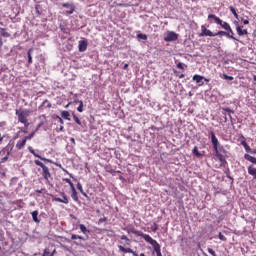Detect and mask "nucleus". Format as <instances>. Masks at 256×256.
<instances>
[{
  "label": "nucleus",
  "instance_id": "nucleus-1",
  "mask_svg": "<svg viewBox=\"0 0 256 256\" xmlns=\"http://www.w3.org/2000/svg\"><path fill=\"white\" fill-rule=\"evenodd\" d=\"M211 135V143L213 145V149L216 153V157H218L219 161L221 162V165H225L227 161L225 160V157H227V150L219 143V139H217V136H215L214 132H210Z\"/></svg>",
  "mask_w": 256,
  "mask_h": 256
},
{
  "label": "nucleus",
  "instance_id": "nucleus-2",
  "mask_svg": "<svg viewBox=\"0 0 256 256\" xmlns=\"http://www.w3.org/2000/svg\"><path fill=\"white\" fill-rule=\"evenodd\" d=\"M34 163L35 165H38V167H41L42 176L44 177L45 181H47V183H51V181H53V177H51V172H49V167H47L45 164H43V162L39 160H35Z\"/></svg>",
  "mask_w": 256,
  "mask_h": 256
},
{
  "label": "nucleus",
  "instance_id": "nucleus-3",
  "mask_svg": "<svg viewBox=\"0 0 256 256\" xmlns=\"http://www.w3.org/2000/svg\"><path fill=\"white\" fill-rule=\"evenodd\" d=\"M132 233L134 235H137L138 237H142V239H144V241H146V243H149L154 248L159 245V243H157L155 240H153V238H151V236H149L148 234H144L137 230L132 231Z\"/></svg>",
  "mask_w": 256,
  "mask_h": 256
},
{
  "label": "nucleus",
  "instance_id": "nucleus-4",
  "mask_svg": "<svg viewBox=\"0 0 256 256\" xmlns=\"http://www.w3.org/2000/svg\"><path fill=\"white\" fill-rule=\"evenodd\" d=\"M16 115L18 117V121L20 123H24L25 121H27V117H29V110L25 109L22 111H19L16 109Z\"/></svg>",
  "mask_w": 256,
  "mask_h": 256
},
{
  "label": "nucleus",
  "instance_id": "nucleus-5",
  "mask_svg": "<svg viewBox=\"0 0 256 256\" xmlns=\"http://www.w3.org/2000/svg\"><path fill=\"white\" fill-rule=\"evenodd\" d=\"M179 39V35L173 31H168L166 36L164 37V41L171 42L177 41Z\"/></svg>",
  "mask_w": 256,
  "mask_h": 256
},
{
  "label": "nucleus",
  "instance_id": "nucleus-6",
  "mask_svg": "<svg viewBox=\"0 0 256 256\" xmlns=\"http://www.w3.org/2000/svg\"><path fill=\"white\" fill-rule=\"evenodd\" d=\"M202 32L199 34V37H215V33L211 30L206 29L204 25L201 26Z\"/></svg>",
  "mask_w": 256,
  "mask_h": 256
},
{
  "label": "nucleus",
  "instance_id": "nucleus-7",
  "mask_svg": "<svg viewBox=\"0 0 256 256\" xmlns=\"http://www.w3.org/2000/svg\"><path fill=\"white\" fill-rule=\"evenodd\" d=\"M89 45V42L87 40H80L78 42V49L80 51V53H85V51H87V47Z\"/></svg>",
  "mask_w": 256,
  "mask_h": 256
},
{
  "label": "nucleus",
  "instance_id": "nucleus-8",
  "mask_svg": "<svg viewBox=\"0 0 256 256\" xmlns=\"http://www.w3.org/2000/svg\"><path fill=\"white\" fill-rule=\"evenodd\" d=\"M28 150L32 153V155H34V157H37L38 159H41V161H46L47 163H53V160L42 157L41 155L35 153V150L33 149V147L29 146Z\"/></svg>",
  "mask_w": 256,
  "mask_h": 256
},
{
  "label": "nucleus",
  "instance_id": "nucleus-9",
  "mask_svg": "<svg viewBox=\"0 0 256 256\" xmlns=\"http://www.w3.org/2000/svg\"><path fill=\"white\" fill-rule=\"evenodd\" d=\"M62 7H64L65 9H70L66 11L68 15H73V13L75 12V5L73 3H65L62 5Z\"/></svg>",
  "mask_w": 256,
  "mask_h": 256
},
{
  "label": "nucleus",
  "instance_id": "nucleus-10",
  "mask_svg": "<svg viewBox=\"0 0 256 256\" xmlns=\"http://www.w3.org/2000/svg\"><path fill=\"white\" fill-rule=\"evenodd\" d=\"M53 201H56L57 203H64L65 205L69 204V198L65 193H62V198H53Z\"/></svg>",
  "mask_w": 256,
  "mask_h": 256
},
{
  "label": "nucleus",
  "instance_id": "nucleus-11",
  "mask_svg": "<svg viewBox=\"0 0 256 256\" xmlns=\"http://www.w3.org/2000/svg\"><path fill=\"white\" fill-rule=\"evenodd\" d=\"M215 37L217 35L228 37V39H233L234 41H237V38H235L233 35H231V32H225V31H218L217 33H214Z\"/></svg>",
  "mask_w": 256,
  "mask_h": 256
},
{
  "label": "nucleus",
  "instance_id": "nucleus-12",
  "mask_svg": "<svg viewBox=\"0 0 256 256\" xmlns=\"http://www.w3.org/2000/svg\"><path fill=\"white\" fill-rule=\"evenodd\" d=\"M193 81H195L196 83L199 84V87H203V85H205V83L203 82V79H205V77L201 76V75H194L193 76Z\"/></svg>",
  "mask_w": 256,
  "mask_h": 256
},
{
  "label": "nucleus",
  "instance_id": "nucleus-13",
  "mask_svg": "<svg viewBox=\"0 0 256 256\" xmlns=\"http://www.w3.org/2000/svg\"><path fill=\"white\" fill-rule=\"evenodd\" d=\"M208 19H213L217 25H223V20L217 17L215 14H209Z\"/></svg>",
  "mask_w": 256,
  "mask_h": 256
},
{
  "label": "nucleus",
  "instance_id": "nucleus-14",
  "mask_svg": "<svg viewBox=\"0 0 256 256\" xmlns=\"http://www.w3.org/2000/svg\"><path fill=\"white\" fill-rule=\"evenodd\" d=\"M220 26L225 29V31H228V33H232V35H234L233 33V29H231V26L229 25V23L227 22H222V24H220Z\"/></svg>",
  "mask_w": 256,
  "mask_h": 256
},
{
  "label": "nucleus",
  "instance_id": "nucleus-15",
  "mask_svg": "<svg viewBox=\"0 0 256 256\" xmlns=\"http://www.w3.org/2000/svg\"><path fill=\"white\" fill-rule=\"evenodd\" d=\"M119 251H122V253H132V255H137V252L133 251V249L125 248L123 246H119Z\"/></svg>",
  "mask_w": 256,
  "mask_h": 256
},
{
  "label": "nucleus",
  "instance_id": "nucleus-16",
  "mask_svg": "<svg viewBox=\"0 0 256 256\" xmlns=\"http://www.w3.org/2000/svg\"><path fill=\"white\" fill-rule=\"evenodd\" d=\"M236 31L240 37L243 35H247V33H248L247 29L243 30V26H236Z\"/></svg>",
  "mask_w": 256,
  "mask_h": 256
},
{
  "label": "nucleus",
  "instance_id": "nucleus-17",
  "mask_svg": "<svg viewBox=\"0 0 256 256\" xmlns=\"http://www.w3.org/2000/svg\"><path fill=\"white\" fill-rule=\"evenodd\" d=\"M61 117L62 119H66V121H71V114H69V111H62Z\"/></svg>",
  "mask_w": 256,
  "mask_h": 256
},
{
  "label": "nucleus",
  "instance_id": "nucleus-18",
  "mask_svg": "<svg viewBox=\"0 0 256 256\" xmlns=\"http://www.w3.org/2000/svg\"><path fill=\"white\" fill-rule=\"evenodd\" d=\"M244 159H246L247 161H250V163H253L254 165H256V158L255 157H253L249 154H245Z\"/></svg>",
  "mask_w": 256,
  "mask_h": 256
},
{
  "label": "nucleus",
  "instance_id": "nucleus-19",
  "mask_svg": "<svg viewBox=\"0 0 256 256\" xmlns=\"http://www.w3.org/2000/svg\"><path fill=\"white\" fill-rule=\"evenodd\" d=\"M38 215H39V211L36 210V211L32 212V218H33L34 223H40L41 222L38 218Z\"/></svg>",
  "mask_w": 256,
  "mask_h": 256
},
{
  "label": "nucleus",
  "instance_id": "nucleus-20",
  "mask_svg": "<svg viewBox=\"0 0 256 256\" xmlns=\"http://www.w3.org/2000/svg\"><path fill=\"white\" fill-rule=\"evenodd\" d=\"M26 143H27V140H25V138L23 140L18 141L16 144L17 149H23Z\"/></svg>",
  "mask_w": 256,
  "mask_h": 256
},
{
  "label": "nucleus",
  "instance_id": "nucleus-21",
  "mask_svg": "<svg viewBox=\"0 0 256 256\" xmlns=\"http://www.w3.org/2000/svg\"><path fill=\"white\" fill-rule=\"evenodd\" d=\"M71 191H72L71 197L73 201H79V196H77V190L75 188H72Z\"/></svg>",
  "mask_w": 256,
  "mask_h": 256
},
{
  "label": "nucleus",
  "instance_id": "nucleus-22",
  "mask_svg": "<svg viewBox=\"0 0 256 256\" xmlns=\"http://www.w3.org/2000/svg\"><path fill=\"white\" fill-rule=\"evenodd\" d=\"M80 231L84 234L87 235L88 233H90L89 229H87V227L85 226V224H80Z\"/></svg>",
  "mask_w": 256,
  "mask_h": 256
},
{
  "label": "nucleus",
  "instance_id": "nucleus-23",
  "mask_svg": "<svg viewBox=\"0 0 256 256\" xmlns=\"http://www.w3.org/2000/svg\"><path fill=\"white\" fill-rule=\"evenodd\" d=\"M77 189L80 191V193L84 196V197H89L87 195V193H85V191L83 190V185H81V183H77Z\"/></svg>",
  "mask_w": 256,
  "mask_h": 256
},
{
  "label": "nucleus",
  "instance_id": "nucleus-24",
  "mask_svg": "<svg viewBox=\"0 0 256 256\" xmlns=\"http://www.w3.org/2000/svg\"><path fill=\"white\" fill-rule=\"evenodd\" d=\"M193 155H195L196 157H203V154H201V152H199V148H197V146H195L192 150Z\"/></svg>",
  "mask_w": 256,
  "mask_h": 256
},
{
  "label": "nucleus",
  "instance_id": "nucleus-25",
  "mask_svg": "<svg viewBox=\"0 0 256 256\" xmlns=\"http://www.w3.org/2000/svg\"><path fill=\"white\" fill-rule=\"evenodd\" d=\"M37 130H38V129H36V130L33 131L32 133H30L28 136L24 137V139H25L26 141H31V140L35 137V134L37 133Z\"/></svg>",
  "mask_w": 256,
  "mask_h": 256
},
{
  "label": "nucleus",
  "instance_id": "nucleus-26",
  "mask_svg": "<svg viewBox=\"0 0 256 256\" xmlns=\"http://www.w3.org/2000/svg\"><path fill=\"white\" fill-rule=\"evenodd\" d=\"M71 239H72V241H77V239H79L80 241H85V238H83L82 236L77 235V234H72Z\"/></svg>",
  "mask_w": 256,
  "mask_h": 256
},
{
  "label": "nucleus",
  "instance_id": "nucleus-27",
  "mask_svg": "<svg viewBox=\"0 0 256 256\" xmlns=\"http://www.w3.org/2000/svg\"><path fill=\"white\" fill-rule=\"evenodd\" d=\"M241 145H243V147H244V149H245V151H246L247 153H251V147H249V145L247 144V142L242 141V142H241Z\"/></svg>",
  "mask_w": 256,
  "mask_h": 256
},
{
  "label": "nucleus",
  "instance_id": "nucleus-28",
  "mask_svg": "<svg viewBox=\"0 0 256 256\" xmlns=\"http://www.w3.org/2000/svg\"><path fill=\"white\" fill-rule=\"evenodd\" d=\"M154 251L157 256H163V254H161V246L159 244L154 247Z\"/></svg>",
  "mask_w": 256,
  "mask_h": 256
},
{
  "label": "nucleus",
  "instance_id": "nucleus-29",
  "mask_svg": "<svg viewBox=\"0 0 256 256\" xmlns=\"http://www.w3.org/2000/svg\"><path fill=\"white\" fill-rule=\"evenodd\" d=\"M223 111L225 113H229L228 114L229 115V119H233V117L231 116V113L233 114V113H235V111H233L231 108H223Z\"/></svg>",
  "mask_w": 256,
  "mask_h": 256
},
{
  "label": "nucleus",
  "instance_id": "nucleus-30",
  "mask_svg": "<svg viewBox=\"0 0 256 256\" xmlns=\"http://www.w3.org/2000/svg\"><path fill=\"white\" fill-rule=\"evenodd\" d=\"M230 11H231L232 15H234L235 19H239V14H237V10H235V8H233V6H230Z\"/></svg>",
  "mask_w": 256,
  "mask_h": 256
},
{
  "label": "nucleus",
  "instance_id": "nucleus-31",
  "mask_svg": "<svg viewBox=\"0 0 256 256\" xmlns=\"http://www.w3.org/2000/svg\"><path fill=\"white\" fill-rule=\"evenodd\" d=\"M0 34L2 37H9V34L5 28H0Z\"/></svg>",
  "mask_w": 256,
  "mask_h": 256
},
{
  "label": "nucleus",
  "instance_id": "nucleus-32",
  "mask_svg": "<svg viewBox=\"0 0 256 256\" xmlns=\"http://www.w3.org/2000/svg\"><path fill=\"white\" fill-rule=\"evenodd\" d=\"M121 240L126 242V245H131V240L127 236L122 235Z\"/></svg>",
  "mask_w": 256,
  "mask_h": 256
},
{
  "label": "nucleus",
  "instance_id": "nucleus-33",
  "mask_svg": "<svg viewBox=\"0 0 256 256\" xmlns=\"http://www.w3.org/2000/svg\"><path fill=\"white\" fill-rule=\"evenodd\" d=\"M64 181L68 183L70 186V189H75V185H73V182H71V179L65 178Z\"/></svg>",
  "mask_w": 256,
  "mask_h": 256
},
{
  "label": "nucleus",
  "instance_id": "nucleus-34",
  "mask_svg": "<svg viewBox=\"0 0 256 256\" xmlns=\"http://www.w3.org/2000/svg\"><path fill=\"white\" fill-rule=\"evenodd\" d=\"M138 39H142L143 41H147V36L143 33L137 34Z\"/></svg>",
  "mask_w": 256,
  "mask_h": 256
},
{
  "label": "nucleus",
  "instance_id": "nucleus-35",
  "mask_svg": "<svg viewBox=\"0 0 256 256\" xmlns=\"http://www.w3.org/2000/svg\"><path fill=\"white\" fill-rule=\"evenodd\" d=\"M77 111H79V113H83V101H79V106L77 107Z\"/></svg>",
  "mask_w": 256,
  "mask_h": 256
},
{
  "label": "nucleus",
  "instance_id": "nucleus-36",
  "mask_svg": "<svg viewBox=\"0 0 256 256\" xmlns=\"http://www.w3.org/2000/svg\"><path fill=\"white\" fill-rule=\"evenodd\" d=\"M27 55H28V63L29 64L33 63V58L31 57V49L28 50Z\"/></svg>",
  "mask_w": 256,
  "mask_h": 256
},
{
  "label": "nucleus",
  "instance_id": "nucleus-37",
  "mask_svg": "<svg viewBox=\"0 0 256 256\" xmlns=\"http://www.w3.org/2000/svg\"><path fill=\"white\" fill-rule=\"evenodd\" d=\"M73 115V119L75 121V123H77V125H81V120L79 119V117H77V115L72 114Z\"/></svg>",
  "mask_w": 256,
  "mask_h": 256
},
{
  "label": "nucleus",
  "instance_id": "nucleus-38",
  "mask_svg": "<svg viewBox=\"0 0 256 256\" xmlns=\"http://www.w3.org/2000/svg\"><path fill=\"white\" fill-rule=\"evenodd\" d=\"M223 78L226 80V81H233V76H229L227 74H223Z\"/></svg>",
  "mask_w": 256,
  "mask_h": 256
},
{
  "label": "nucleus",
  "instance_id": "nucleus-39",
  "mask_svg": "<svg viewBox=\"0 0 256 256\" xmlns=\"http://www.w3.org/2000/svg\"><path fill=\"white\" fill-rule=\"evenodd\" d=\"M218 238L220 241H227V237H225L221 232L218 234Z\"/></svg>",
  "mask_w": 256,
  "mask_h": 256
},
{
  "label": "nucleus",
  "instance_id": "nucleus-40",
  "mask_svg": "<svg viewBox=\"0 0 256 256\" xmlns=\"http://www.w3.org/2000/svg\"><path fill=\"white\" fill-rule=\"evenodd\" d=\"M177 68H178V69H181L182 71H185V65H184L183 63H181V62H179V63L177 64Z\"/></svg>",
  "mask_w": 256,
  "mask_h": 256
},
{
  "label": "nucleus",
  "instance_id": "nucleus-41",
  "mask_svg": "<svg viewBox=\"0 0 256 256\" xmlns=\"http://www.w3.org/2000/svg\"><path fill=\"white\" fill-rule=\"evenodd\" d=\"M43 256H53V254H51V252H49V249H45Z\"/></svg>",
  "mask_w": 256,
  "mask_h": 256
},
{
  "label": "nucleus",
  "instance_id": "nucleus-42",
  "mask_svg": "<svg viewBox=\"0 0 256 256\" xmlns=\"http://www.w3.org/2000/svg\"><path fill=\"white\" fill-rule=\"evenodd\" d=\"M56 119H58L59 123L63 125L65 122L63 121V118L56 116Z\"/></svg>",
  "mask_w": 256,
  "mask_h": 256
},
{
  "label": "nucleus",
  "instance_id": "nucleus-43",
  "mask_svg": "<svg viewBox=\"0 0 256 256\" xmlns=\"http://www.w3.org/2000/svg\"><path fill=\"white\" fill-rule=\"evenodd\" d=\"M241 21H243L244 25H249V20L241 18Z\"/></svg>",
  "mask_w": 256,
  "mask_h": 256
},
{
  "label": "nucleus",
  "instance_id": "nucleus-44",
  "mask_svg": "<svg viewBox=\"0 0 256 256\" xmlns=\"http://www.w3.org/2000/svg\"><path fill=\"white\" fill-rule=\"evenodd\" d=\"M24 127L27 129L29 127V121L25 120V122H22Z\"/></svg>",
  "mask_w": 256,
  "mask_h": 256
},
{
  "label": "nucleus",
  "instance_id": "nucleus-45",
  "mask_svg": "<svg viewBox=\"0 0 256 256\" xmlns=\"http://www.w3.org/2000/svg\"><path fill=\"white\" fill-rule=\"evenodd\" d=\"M35 11H36L37 15H41V12L39 11V8L36 7Z\"/></svg>",
  "mask_w": 256,
  "mask_h": 256
},
{
  "label": "nucleus",
  "instance_id": "nucleus-46",
  "mask_svg": "<svg viewBox=\"0 0 256 256\" xmlns=\"http://www.w3.org/2000/svg\"><path fill=\"white\" fill-rule=\"evenodd\" d=\"M2 47H3V39L0 38V48H2Z\"/></svg>",
  "mask_w": 256,
  "mask_h": 256
},
{
  "label": "nucleus",
  "instance_id": "nucleus-47",
  "mask_svg": "<svg viewBox=\"0 0 256 256\" xmlns=\"http://www.w3.org/2000/svg\"><path fill=\"white\" fill-rule=\"evenodd\" d=\"M71 143H73V145H75V138H70Z\"/></svg>",
  "mask_w": 256,
  "mask_h": 256
},
{
  "label": "nucleus",
  "instance_id": "nucleus-48",
  "mask_svg": "<svg viewBox=\"0 0 256 256\" xmlns=\"http://www.w3.org/2000/svg\"><path fill=\"white\" fill-rule=\"evenodd\" d=\"M185 77V74H181L180 76H179V79H183Z\"/></svg>",
  "mask_w": 256,
  "mask_h": 256
},
{
  "label": "nucleus",
  "instance_id": "nucleus-49",
  "mask_svg": "<svg viewBox=\"0 0 256 256\" xmlns=\"http://www.w3.org/2000/svg\"><path fill=\"white\" fill-rule=\"evenodd\" d=\"M36 193H43V189L36 190Z\"/></svg>",
  "mask_w": 256,
  "mask_h": 256
},
{
  "label": "nucleus",
  "instance_id": "nucleus-50",
  "mask_svg": "<svg viewBox=\"0 0 256 256\" xmlns=\"http://www.w3.org/2000/svg\"><path fill=\"white\" fill-rule=\"evenodd\" d=\"M47 103H49V101H48V100H45V101L43 102V105H47Z\"/></svg>",
  "mask_w": 256,
  "mask_h": 256
},
{
  "label": "nucleus",
  "instance_id": "nucleus-51",
  "mask_svg": "<svg viewBox=\"0 0 256 256\" xmlns=\"http://www.w3.org/2000/svg\"><path fill=\"white\" fill-rule=\"evenodd\" d=\"M63 130H64V127L62 125V126H60L59 131H63Z\"/></svg>",
  "mask_w": 256,
  "mask_h": 256
},
{
  "label": "nucleus",
  "instance_id": "nucleus-52",
  "mask_svg": "<svg viewBox=\"0 0 256 256\" xmlns=\"http://www.w3.org/2000/svg\"><path fill=\"white\" fill-rule=\"evenodd\" d=\"M134 256H145V254H144V253H141L140 255H138V254L136 253V255H134Z\"/></svg>",
  "mask_w": 256,
  "mask_h": 256
},
{
  "label": "nucleus",
  "instance_id": "nucleus-53",
  "mask_svg": "<svg viewBox=\"0 0 256 256\" xmlns=\"http://www.w3.org/2000/svg\"><path fill=\"white\" fill-rule=\"evenodd\" d=\"M129 67V64L124 65V69H127Z\"/></svg>",
  "mask_w": 256,
  "mask_h": 256
},
{
  "label": "nucleus",
  "instance_id": "nucleus-54",
  "mask_svg": "<svg viewBox=\"0 0 256 256\" xmlns=\"http://www.w3.org/2000/svg\"><path fill=\"white\" fill-rule=\"evenodd\" d=\"M80 100H77V98L74 99V103H79Z\"/></svg>",
  "mask_w": 256,
  "mask_h": 256
},
{
  "label": "nucleus",
  "instance_id": "nucleus-55",
  "mask_svg": "<svg viewBox=\"0 0 256 256\" xmlns=\"http://www.w3.org/2000/svg\"><path fill=\"white\" fill-rule=\"evenodd\" d=\"M47 107H48V108H51V103L48 102V103H47Z\"/></svg>",
  "mask_w": 256,
  "mask_h": 256
},
{
  "label": "nucleus",
  "instance_id": "nucleus-56",
  "mask_svg": "<svg viewBox=\"0 0 256 256\" xmlns=\"http://www.w3.org/2000/svg\"><path fill=\"white\" fill-rule=\"evenodd\" d=\"M250 153H253V154H256V149L255 150H251V152Z\"/></svg>",
  "mask_w": 256,
  "mask_h": 256
},
{
  "label": "nucleus",
  "instance_id": "nucleus-57",
  "mask_svg": "<svg viewBox=\"0 0 256 256\" xmlns=\"http://www.w3.org/2000/svg\"><path fill=\"white\" fill-rule=\"evenodd\" d=\"M1 141H3V137H1V134H0V143H1Z\"/></svg>",
  "mask_w": 256,
  "mask_h": 256
},
{
  "label": "nucleus",
  "instance_id": "nucleus-58",
  "mask_svg": "<svg viewBox=\"0 0 256 256\" xmlns=\"http://www.w3.org/2000/svg\"><path fill=\"white\" fill-rule=\"evenodd\" d=\"M253 80L256 81V75L253 76Z\"/></svg>",
  "mask_w": 256,
  "mask_h": 256
},
{
  "label": "nucleus",
  "instance_id": "nucleus-59",
  "mask_svg": "<svg viewBox=\"0 0 256 256\" xmlns=\"http://www.w3.org/2000/svg\"><path fill=\"white\" fill-rule=\"evenodd\" d=\"M74 99H77V94H74Z\"/></svg>",
  "mask_w": 256,
  "mask_h": 256
},
{
  "label": "nucleus",
  "instance_id": "nucleus-60",
  "mask_svg": "<svg viewBox=\"0 0 256 256\" xmlns=\"http://www.w3.org/2000/svg\"><path fill=\"white\" fill-rule=\"evenodd\" d=\"M204 80L207 81V82H209V79H207V78H204Z\"/></svg>",
  "mask_w": 256,
  "mask_h": 256
},
{
  "label": "nucleus",
  "instance_id": "nucleus-61",
  "mask_svg": "<svg viewBox=\"0 0 256 256\" xmlns=\"http://www.w3.org/2000/svg\"><path fill=\"white\" fill-rule=\"evenodd\" d=\"M74 243H75V245H79V242H77V241H76V242H74Z\"/></svg>",
  "mask_w": 256,
  "mask_h": 256
},
{
  "label": "nucleus",
  "instance_id": "nucleus-62",
  "mask_svg": "<svg viewBox=\"0 0 256 256\" xmlns=\"http://www.w3.org/2000/svg\"><path fill=\"white\" fill-rule=\"evenodd\" d=\"M23 133H27V131H26V130H24V131H23Z\"/></svg>",
  "mask_w": 256,
  "mask_h": 256
},
{
  "label": "nucleus",
  "instance_id": "nucleus-63",
  "mask_svg": "<svg viewBox=\"0 0 256 256\" xmlns=\"http://www.w3.org/2000/svg\"><path fill=\"white\" fill-rule=\"evenodd\" d=\"M230 35H232V37H233V33H230Z\"/></svg>",
  "mask_w": 256,
  "mask_h": 256
},
{
  "label": "nucleus",
  "instance_id": "nucleus-64",
  "mask_svg": "<svg viewBox=\"0 0 256 256\" xmlns=\"http://www.w3.org/2000/svg\"><path fill=\"white\" fill-rule=\"evenodd\" d=\"M0 51H1V48H0Z\"/></svg>",
  "mask_w": 256,
  "mask_h": 256
}]
</instances>
